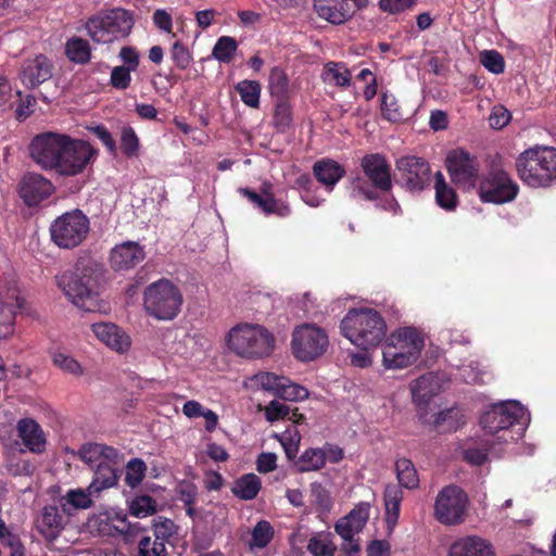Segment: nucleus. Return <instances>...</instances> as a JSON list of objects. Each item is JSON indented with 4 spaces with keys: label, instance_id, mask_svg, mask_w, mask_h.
<instances>
[{
    "label": "nucleus",
    "instance_id": "1",
    "mask_svg": "<svg viewBox=\"0 0 556 556\" xmlns=\"http://www.w3.org/2000/svg\"><path fill=\"white\" fill-rule=\"evenodd\" d=\"M29 153L40 167L65 177L83 174L98 157V151L88 141L54 131L37 135Z\"/></svg>",
    "mask_w": 556,
    "mask_h": 556
},
{
    "label": "nucleus",
    "instance_id": "2",
    "mask_svg": "<svg viewBox=\"0 0 556 556\" xmlns=\"http://www.w3.org/2000/svg\"><path fill=\"white\" fill-rule=\"evenodd\" d=\"M103 269L97 263L77 266L58 277V287L77 308L90 313H108V304L100 298Z\"/></svg>",
    "mask_w": 556,
    "mask_h": 556
},
{
    "label": "nucleus",
    "instance_id": "3",
    "mask_svg": "<svg viewBox=\"0 0 556 556\" xmlns=\"http://www.w3.org/2000/svg\"><path fill=\"white\" fill-rule=\"evenodd\" d=\"M341 333L354 345L369 350L386 337L387 324L381 315L369 307L352 308L342 318Z\"/></svg>",
    "mask_w": 556,
    "mask_h": 556
},
{
    "label": "nucleus",
    "instance_id": "4",
    "mask_svg": "<svg viewBox=\"0 0 556 556\" xmlns=\"http://www.w3.org/2000/svg\"><path fill=\"white\" fill-rule=\"evenodd\" d=\"M225 342L230 352L247 359L266 357L275 346V339L265 327L250 323H241L230 328L225 336Z\"/></svg>",
    "mask_w": 556,
    "mask_h": 556
},
{
    "label": "nucleus",
    "instance_id": "5",
    "mask_svg": "<svg viewBox=\"0 0 556 556\" xmlns=\"http://www.w3.org/2000/svg\"><path fill=\"white\" fill-rule=\"evenodd\" d=\"M520 179L532 188H545L556 181V148L535 146L516 160Z\"/></svg>",
    "mask_w": 556,
    "mask_h": 556
},
{
    "label": "nucleus",
    "instance_id": "6",
    "mask_svg": "<svg viewBox=\"0 0 556 556\" xmlns=\"http://www.w3.org/2000/svg\"><path fill=\"white\" fill-rule=\"evenodd\" d=\"M425 346L421 333L412 327L394 330L382 346V365L388 370L404 369L419 358Z\"/></svg>",
    "mask_w": 556,
    "mask_h": 556
},
{
    "label": "nucleus",
    "instance_id": "7",
    "mask_svg": "<svg viewBox=\"0 0 556 556\" xmlns=\"http://www.w3.org/2000/svg\"><path fill=\"white\" fill-rule=\"evenodd\" d=\"M184 296L170 280L162 278L150 283L143 292L144 312L161 321L175 319L181 311Z\"/></svg>",
    "mask_w": 556,
    "mask_h": 556
},
{
    "label": "nucleus",
    "instance_id": "8",
    "mask_svg": "<svg viewBox=\"0 0 556 556\" xmlns=\"http://www.w3.org/2000/svg\"><path fill=\"white\" fill-rule=\"evenodd\" d=\"M529 421V415L523 406L517 401H503L493 404L481 416L480 424L482 428L490 432L496 433L503 431L498 440L508 442V440H518L523 435L525 427L518 429L517 437H514L508 429L515 424L525 426Z\"/></svg>",
    "mask_w": 556,
    "mask_h": 556
},
{
    "label": "nucleus",
    "instance_id": "9",
    "mask_svg": "<svg viewBox=\"0 0 556 556\" xmlns=\"http://www.w3.org/2000/svg\"><path fill=\"white\" fill-rule=\"evenodd\" d=\"M469 497L459 486L450 484L441 489L433 503L434 519L446 527L463 525L468 517Z\"/></svg>",
    "mask_w": 556,
    "mask_h": 556
},
{
    "label": "nucleus",
    "instance_id": "10",
    "mask_svg": "<svg viewBox=\"0 0 556 556\" xmlns=\"http://www.w3.org/2000/svg\"><path fill=\"white\" fill-rule=\"evenodd\" d=\"M89 230V219L79 210L62 214L50 225L51 240L61 249H74L80 245Z\"/></svg>",
    "mask_w": 556,
    "mask_h": 556
},
{
    "label": "nucleus",
    "instance_id": "11",
    "mask_svg": "<svg viewBox=\"0 0 556 556\" xmlns=\"http://www.w3.org/2000/svg\"><path fill=\"white\" fill-rule=\"evenodd\" d=\"M132 27V20L125 10H113L89 20L87 31L93 41L109 43L126 37Z\"/></svg>",
    "mask_w": 556,
    "mask_h": 556
},
{
    "label": "nucleus",
    "instance_id": "12",
    "mask_svg": "<svg viewBox=\"0 0 556 556\" xmlns=\"http://www.w3.org/2000/svg\"><path fill=\"white\" fill-rule=\"evenodd\" d=\"M328 345V334L314 324L300 325L292 332V352L301 362H312L320 357Z\"/></svg>",
    "mask_w": 556,
    "mask_h": 556
},
{
    "label": "nucleus",
    "instance_id": "13",
    "mask_svg": "<svg viewBox=\"0 0 556 556\" xmlns=\"http://www.w3.org/2000/svg\"><path fill=\"white\" fill-rule=\"evenodd\" d=\"M88 531L101 536H124L130 541L131 533L139 530V523L131 525L127 515L118 508H109L91 515L86 522Z\"/></svg>",
    "mask_w": 556,
    "mask_h": 556
},
{
    "label": "nucleus",
    "instance_id": "14",
    "mask_svg": "<svg viewBox=\"0 0 556 556\" xmlns=\"http://www.w3.org/2000/svg\"><path fill=\"white\" fill-rule=\"evenodd\" d=\"M247 386L253 390L269 392L287 401H302L308 396L306 388L274 372H257L248 378Z\"/></svg>",
    "mask_w": 556,
    "mask_h": 556
},
{
    "label": "nucleus",
    "instance_id": "15",
    "mask_svg": "<svg viewBox=\"0 0 556 556\" xmlns=\"http://www.w3.org/2000/svg\"><path fill=\"white\" fill-rule=\"evenodd\" d=\"M517 184L504 170L491 173L480 185L483 202L503 204L513 201L518 193Z\"/></svg>",
    "mask_w": 556,
    "mask_h": 556
},
{
    "label": "nucleus",
    "instance_id": "16",
    "mask_svg": "<svg viewBox=\"0 0 556 556\" xmlns=\"http://www.w3.org/2000/svg\"><path fill=\"white\" fill-rule=\"evenodd\" d=\"M446 166L452 180L463 188H473L478 181L479 163L464 150L451 151L446 156Z\"/></svg>",
    "mask_w": 556,
    "mask_h": 556
},
{
    "label": "nucleus",
    "instance_id": "17",
    "mask_svg": "<svg viewBox=\"0 0 556 556\" xmlns=\"http://www.w3.org/2000/svg\"><path fill=\"white\" fill-rule=\"evenodd\" d=\"M396 169L405 187L410 191L422 190L429 181L430 168L421 157L402 156L396 162Z\"/></svg>",
    "mask_w": 556,
    "mask_h": 556
},
{
    "label": "nucleus",
    "instance_id": "18",
    "mask_svg": "<svg viewBox=\"0 0 556 556\" xmlns=\"http://www.w3.org/2000/svg\"><path fill=\"white\" fill-rule=\"evenodd\" d=\"M367 3V0H314V8L319 17L332 24H342Z\"/></svg>",
    "mask_w": 556,
    "mask_h": 556
},
{
    "label": "nucleus",
    "instance_id": "19",
    "mask_svg": "<svg viewBox=\"0 0 556 556\" xmlns=\"http://www.w3.org/2000/svg\"><path fill=\"white\" fill-rule=\"evenodd\" d=\"M94 337L111 351L127 354L131 348V338L119 326L109 323H94L91 325Z\"/></svg>",
    "mask_w": 556,
    "mask_h": 556
},
{
    "label": "nucleus",
    "instance_id": "20",
    "mask_svg": "<svg viewBox=\"0 0 556 556\" xmlns=\"http://www.w3.org/2000/svg\"><path fill=\"white\" fill-rule=\"evenodd\" d=\"M446 556H497L494 544L479 534H466L451 543Z\"/></svg>",
    "mask_w": 556,
    "mask_h": 556
},
{
    "label": "nucleus",
    "instance_id": "21",
    "mask_svg": "<svg viewBox=\"0 0 556 556\" xmlns=\"http://www.w3.org/2000/svg\"><path fill=\"white\" fill-rule=\"evenodd\" d=\"M370 504L359 502L344 517L340 518L334 525V531L341 539H351L359 533L369 519Z\"/></svg>",
    "mask_w": 556,
    "mask_h": 556
},
{
    "label": "nucleus",
    "instance_id": "22",
    "mask_svg": "<svg viewBox=\"0 0 556 556\" xmlns=\"http://www.w3.org/2000/svg\"><path fill=\"white\" fill-rule=\"evenodd\" d=\"M444 379L442 375L428 372L410 383L413 402L418 407L428 405L430 400L442 392Z\"/></svg>",
    "mask_w": 556,
    "mask_h": 556
},
{
    "label": "nucleus",
    "instance_id": "23",
    "mask_svg": "<svg viewBox=\"0 0 556 556\" xmlns=\"http://www.w3.org/2000/svg\"><path fill=\"white\" fill-rule=\"evenodd\" d=\"M146 257L143 248L135 241H126L115 245L110 254V263L115 270L134 268Z\"/></svg>",
    "mask_w": 556,
    "mask_h": 556
},
{
    "label": "nucleus",
    "instance_id": "24",
    "mask_svg": "<svg viewBox=\"0 0 556 556\" xmlns=\"http://www.w3.org/2000/svg\"><path fill=\"white\" fill-rule=\"evenodd\" d=\"M53 191L50 180L39 174H28L23 177L20 185V194L29 206L37 205L49 198Z\"/></svg>",
    "mask_w": 556,
    "mask_h": 556
},
{
    "label": "nucleus",
    "instance_id": "25",
    "mask_svg": "<svg viewBox=\"0 0 556 556\" xmlns=\"http://www.w3.org/2000/svg\"><path fill=\"white\" fill-rule=\"evenodd\" d=\"M362 167L371 182L381 190H389L392 186L390 167L380 154H369L363 157Z\"/></svg>",
    "mask_w": 556,
    "mask_h": 556
},
{
    "label": "nucleus",
    "instance_id": "26",
    "mask_svg": "<svg viewBox=\"0 0 556 556\" xmlns=\"http://www.w3.org/2000/svg\"><path fill=\"white\" fill-rule=\"evenodd\" d=\"M240 192L253 202L264 214L287 216L290 213V208L286 204L275 199L274 194L270 192L269 184H263L261 193H256L249 189H240Z\"/></svg>",
    "mask_w": 556,
    "mask_h": 556
},
{
    "label": "nucleus",
    "instance_id": "27",
    "mask_svg": "<svg viewBox=\"0 0 556 556\" xmlns=\"http://www.w3.org/2000/svg\"><path fill=\"white\" fill-rule=\"evenodd\" d=\"M18 437L23 444L33 453H42L47 439L40 425L31 418L18 420L16 426Z\"/></svg>",
    "mask_w": 556,
    "mask_h": 556
},
{
    "label": "nucleus",
    "instance_id": "28",
    "mask_svg": "<svg viewBox=\"0 0 556 556\" xmlns=\"http://www.w3.org/2000/svg\"><path fill=\"white\" fill-rule=\"evenodd\" d=\"M22 83L34 88L51 77V64L43 55L28 60L21 71Z\"/></svg>",
    "mask_w": 556,
    "mask_h": 556
},
{
    "label": "nucleus",
    "instance_id": "29",
    "mask_svg": "<svg viewBox=\"0 0 556 556\" xmlns=\"http://www.w3.org/2000/svg\"><path fill=\"white\" fill-rule=\"evenodd\" d=\"M0 306L2 307L0 315L3 314L5 319L3 323H0V340H4L13 334V316L23 306V299L20 298L18 290L16 288H9L4 300L0 302Z\"/></svg>",
    "mask_w": 556,
    "mask_h": 556
},
{
    "label": "nucleus",
    "instance_id": "30",
    "mask_svg": "<svg viewBox=\"0 0 556 556\" xmlns=\"http://www.w3.org/2000/svg\"><path fill=\"white\" fill-rule=\"evenodd\" d=\"M36 528L47 540H54L63 528V517L55 506H45L36 518Z\"/></svg>",
    "mask_w": 556,
    "mask_h": 556
},
{
    "label": "nucleus",
    "instance_id": "31",
    "mask_svg": "<svg viewBox=\"0 0 556 556\" xmlns=\"http://www.w3.org/2000/svg\"><path fill=\"white\" fill-rule=\"evenodd\" d=\"M79 457L91 468H96L105 462H116L118 452L114 447L104 444L87 443L79 450Z\"/></svg>",
    "mask_w": 556,
    "mask_h": 556
},
{
    "label": "nucleus",
    "instance_id": "32",
    "mask_svg": "<svg viewBox=\"0 0 556 556\" xmlns=\"http://www.w3.org/2000/svg\"><path fill=\"white\" fill-rule=\"evenodd\" d=\"M98 493L91 490V485L87 489H71L60 500L62 509L67 515H72L79 509H88L92 506V496Z\"/></svg>",
    "mask_w": 556,
    "mask_h": 556
},
{
    "label": "nucleus",
    "instance_id": "33",
    "mask_svg": "<svg viewBox=\"0 0 556 556\" xmlns=\"http://www.w3.org/2000/svg\"><path fill=\"white\" fill-rule=\"evenodd\" d=\"M313 169L316 178L326 187L328 192L345 174V169L338 162L329 159L316 162Z\"/></svg>",
    "mask_w": 556,
    "mask_h": 556
},
{
    "label": "nucleus",
    "instance_id": "34",
    "mask_svg": "<svg viewBox=\"0 0 556 556\" xmlns=\"http://www.w3.org/2000/svg\"><path fill=\"white\" fill-rule=\"evenodd\" d=\"M386 521L388 528L393 530L397 525L403 492L397 485H388L384 490Z\"/></svg>",
    "mask_w": 556,
    "mask_h": 556
},
{
    "label": "nucleus",
    "instance_id": "35",
    "mask_svg": "<svg viewBox=\"0 0 556 556\" xmlns=\"http://www.w3.org/2000/svg\"><path fill=\"white\" fill-rule=\"evenodd\" d=\"M182 414L189 418L194 419L199 417H203L205 420V429L208 432H213L218 424V416L215 412L210 408L204 407L200 402L195 400L187 401L182 405Z\"/></svg>",
    "mask_w": 556,
    "mask_h": 556
},
{
    "label": "nucleus",
    "instance_id": "36",
    "mask_svg": "<svg viewBox=\"0 0 556 556\" xmlns=\"http://www.w3.org/2000/svg\"><path fill=\"white\" fill-rule=\"evenodd\" d=\"M265 417L268 421L274 422L280 419L291 420L293 424H301L304 416L296 409H292L288 404L279 401H271L264 407Z\"/></svg>",
    "mask_w": 556,
    "mask_h": 556
},
{
    "label": "nucleus",
    "instance_id": "37",
    "mask_svg": "<svg viewBox=\"0 0 556 556\" xmlns=\"http://www.w3.org/2000/svg\"><path fill=\"white\" fill-rule=\"evenodd\" d=\"M307 549L313 556H334L337 545L330 532H317L309 540Z\"/></svg>",
    "mask_w": 556,
    "mask_h": 556
},
{
    "label": "nucleus",
    "instance_id": "38",
    "mask_svg": "<svg viewBox=\"0 0 556 556\" xmlns=\"http://www.w3.org/2000/svg\"><path fill=\"white\" fill-rule=\"evenodd\" d=\"M115 463L105 462L94 468V478L90 483L91 490L99 494L102 490L111 488L117 482L116 470L113 467Z\"/></svg>",
    "mask_w": 556,
    "mask_h": 556
},
{
    "label": "nucleus",
    "instance_id": "39",
    "mask_svg": "<svg viewBox=\"0 0 556 556\" xmlns=\"http://www.w3.org/2000/svg\"><path fill=\"white\" fill-rule=\"evenodd\" d=\"M261 479L254 473H248L239 478L233 488V494L241 500H253L260 492Z\"/></svg>",
    "mask_w": 556,
    "mask_h": 556
},
{
    "label": "nucleus",
    "instance_id": "40",
    "mask_svg": "<svg viewBox=\"0 0 556 556\" xmlns=\"http://www.w3.org/2000/svg\"><path fill=\"white\" fill-rule=\"evenodd\" d=\"M325 83L339 87H346L351 81V73L342 63L328 62L323 71Z\"/></svg>",
    "mask_w": 556,
    "mask_h": 556
},
{
    "label": "nucleus",
    "instance_id": "41",
    "mask_svg": "<svg viewBox=\"0 0 556 556\" xmlns=\"http://www.w3.org/2000/svg\"><path fill=\"white\" fill-rule=\"evenodd\" d=\"M50 356L52 364L64 374L72 375L74 377H80L84 375L83 366L72 355L61 350H53L50 352Z\"/></svg>",
    "mask_w": 556,
    "mask_h": 556
},
{
    "label": "nucleus",
    "instance_id": "42",
    "mask_svg": "<svg viewBox=\"0 0 556 556\" xmlns=\"http://www.w3.org/2000/svg\"><path fill=\"white\" fill-rule=\"evenodd\" d=\"M236 90L245 105L252 109L260 106L261 85L258 81L249 79L241 80L236 85Z\"/></svg>",
    "mask_w": 556,
    "mask_h": 556
},
{
    "label": "nucleus",
    "instance_id": "43",
    "mask_svg": "<svg viewBox=\"0 0 556 556\" xmlns=\"http://www.w3.org/2000/svg\"><path fill=\"white\" fill-rule=\"evenodd\" d=\"M434 188L438 204L445 210H453L456 206V194L440 172L435 174Z\"/></svg>",
    "mask_w": 556,
    "mask_h": 556
},
{
    "label": "nucleus",
    "instance_id": "44",
    "mask_svg": "<svg viewBox=\"0 0 556 556\" xmlns=\"http://www.w3.org/2000/svg\"><path fill=\"white\" fill-rule=\"evenodd\" d=\"M399 482L406 489H415L419 484L417 471L409 459L402 458L395 463Z\"/></svg>",
    "mask_w": 556,
    "mask_h": 556
},
{
    "label": "nucleus",
    "instance_id": "45",
    "mask_svg": "<svg viewBox=\"0 0 556 556\" xmlns=\"http://www.w3.org/2000/svg\"><path fill=\"white\" fill-rule=\"evenodd\" d=\"M326 462V455L323 450H306L299 458L296 466L302 472L314 471L320 469Z\"/></svg>",
    "mask_w": 556,
    "mask_h": 556
},
{
    "label": "nucleus",
    "instance_id": "46",
    "mask_svg": "<svg viewBox=\"0 0 556 556\" xmlns=\"http://www.w3.org/2000/svg\"><path fill=\"white\" fill-rule=\"evenodd\" d=\"M156 501L149 495L135 496L129 503V511L137 518H146L156 513Z\"/></svg>",
    "mask_w": 556,
    "mask_h": 556
},
{
    "label": "nucleus",
    "instance_id": "47",
    "mask_svg": "<svg viewBox=\"0 0 556 556\" xmlns=\"http://www.w3.org/2000/svg\"><path fill=\"white\" fill-rule=\"evenodd\" d=\"M152 528L154 538L162 541L164 545L169 543L170 540L177 535V526L173 520L163 516H159L153 519Z\"/></svg>",
    "mask_w": 556,
    "mask_h": 556
},
{
    "label": "nucleus",
    "instance_id": "48",
    "mask_svg": "<svg viewBox=\"0 0 556 556\" xmlns=\"http://www.w3.org/2000/svg\"><path fill=\"white\" fill-rule=\"evenodd\" d=\"M66 55L76 63H86L90 59L88 41L81 38H72L66 43Z\"/></svg>",
    "mask_w": 556,
    "mask_h": 556
},
{
    "label": "nucleus",
    "instance_id": "49",
    "mask_svg": "<svg viewBox=\"0 0 556 556\" xmlns=\"http://www.w3.org/2000/svg\"><path fill=\"white\" fill-rule=\"evenodd\" d=\"M311 498L312 504L320 513H328L332 508L333 501L330 492L318 482L311 484Z\"/></svg>",
    "mask_w": 556,
    "mask_h": 556
},
{
    "label": "nucleus",
    "instance_id": "50",
    "mask_svg": "<svg viewBox=\"0 0 556 556\" xmlns=\"http://www.w3.org/2000/svg\"><path fill=\"white\" fill-rule=\"evenodd\" d=\"M274 530L269 522L262 520L252 530L250 547L264 548L273 539Z\"/></svg>",
    "mask_w": 556,
    "mask_h": 556
},
{
    "label": "nucleus",
    "instance_id": "51",
    "mask_svg": "<svg viewBox=\"0 0 556 556\" xmlns=\"http://www.w3.org/2000/svg\"><path fill=\"white\" fill-rule=\"evenodd\" d=\"M295 425L289 427L278 437L289 459L295 457L301 441V434Z\"/></svg>",
    "mask_w": 556,
    "mask_h": 556
},
{
    "label": "nucleus",
    "instance_id": "52",
    "mask_svg": "<svg viewBox=\"0 0 556 556\" xmlns=\"http://www.w3.org/2000/svg\"><path fill=\"white\" fill-rule=\"evenodd\" d=\"M237 50V42L232 37H220L213 48V56L219 62L228 63L231 61Z\"/></svg>",
    "mask_w": 556,
    "mask_h": 556
},
{
    "label": "nucleus",
    "instance_id": "53",
    "mask_svg": "<svg viewBox=\"0 0 556 556\" xmlns=\"http://www.w3.org/2000/svg\"><path fill=\"white\" fill-rule=\"evenodd\" d=\"M147 466L141 459L135 458L126 466L125 482L130 488H136L142 481Z\"/></svg>",
    "mask_w": 556,
    "mask_h": 556
},
{
    "label": "nucleus",
    "instance_id": "54",
    "mask_svg": "<svg viewBox=\"0 0 556 556\" xmlns=\"http://www.w3.org/2000/svg\"><path fill=\"white\" fill-rule=\"evenodd\" d=\"M139 556H166V547L162 541L151 536H142L138 542Z\"/></svg>",
    "mask_w": 556,
    "mask_h": 556
},
{
    "label": "nucleus",
    "instance_id": "55",
    "mask_svg": "<svg viewBox=\"0 0 556 556\" xmlns=\"http://www.w3.org/2000/svg\"><path fill=\"white\" fill-rule=\"evenodd\" d=\"M481 64L493 74H502L505 62L502 54L495 50H484L480 53Z\"/></svg>",
    "mask_w": 556,
    "mask_h": 556
},
{
    "label": "nucleus",
    "instance_id": "56",
    "mask_svg": "<svg viewBox=\"0 0 556 556\" xmlns=\"http://www.w3.org/2000/svg\"><path fill=\"white\" fill-rule=\"evenodd\" d=\"M460 378L467 383H482L485 381L484 377L488 375L479 368L478 363H469L462 365L458 369Z\"/></svg>",
    "mask_w": 556,
    "mask_h": 556
},
{
    "label": "nucleus",
    "instance_id": "57",
    "mask_svg": "<svg viewBox=\"0 0 556 556\" xmlns=\"http://www.w3.org/2000/svg\"><path fill=\"white\" fill-rule=\"evenodd\" d=\"M170 56L175 65L180 70L187 68L192 61L191 52L180 41L174 42L170 50Z\"/></svg>",
    "mask_w": 556,
    "mask_h": 556
},
{
    "label": "nucleus",
    "instance_id": "58",
    "mask_svg": "<svg viewBox=\"0 0 556 556\" xmlns=\"http://www.w3.org/2000/svg\"><path fill=\"white\" fill-rule=\"evenodd\" d=\"M382 115L391 122H397L402 118L397 100L394 96L384 93L381 102Z\"/></svg>",
    "mask_w": 556,
    "mask_h": 556
},
{
    "label": "nucleus",
    "instance_id": "59",
    "mask_svg": "<svg viewBox=\"0 0 556 556\" xmlns=\"http://www.w3.org/2000/svg\"><path fill=\"white\" fill-rule=\"evenodd\" d=\"M131 70L124 66H115L111 72L110 81L116 89H127L131 81Z\"/></svg>",
    "mask_w": 556,
    "mask_h": 556
},
{
    "label": "nucleus",
    "instance_id": "60",
    "mask_svg": "<svg viewBox=\"0 0 556 556\" xmlns=\"http://www.w3.org/2000/svg\"><path fill=\"white\" fill-rule=\"evenodd\" d=\"M121 146L126 155L131 156L136 154L139 148V139L132 128L125 127L122 130Z\"/></svg>",
    "mask_w": 556,
    "mask_h": 556
},
{
    "label": "nucleus",
    "instance_id": "61",
    "mask_svg": "<svg viewBox=\"0 0 556 556\" xmlns=\"http://www.w3.org/2000/svg\"><path fill=\"white\" fill-rule=\"evenodd\" d=\"M510 118V112L506 108L496 105L492 109L489 123L492 128L502 129L509 123Z\"/></svg>",
    "mask_w": 556,
    "mask_h": 556
},
{
    "label": "nucleus",
    "instance_id": "62",
    "mask_svg": "<svg viewBox=\"0 0 556 556\" xmlns=\"http://www.w3.org/2000/svg\"><path fill=\"white\" fill-rule=\"evenodd\" d=\"M287 86L288 78L285 72L278 67L273 68L269 74V88L271 91L277 94L285 93Z\"/></svg>",
    "mask_w": 556,
    "mask_h": 556
},
{
    "label": "nucleus",
    "instance_id": "63",
    "mask_svg": "<svg viewBox=\"0 0 556 556\" xmlns=\"http://www.w3.org/2000/svg\"><path fill=\"white\" fill-rule=\"evenodd\" d=\"M291 111L290 108L285 103H279L276 106L275 115H274V122L275 125L281 129L285 130L291 123Z\"/></svg>",
    "mask_w": 556,
    "mask_h": 556
},
{
    "label": "nucleus",
    "instance_id": "64",
    "mask_svg": "<svg viewBox=\"0 0 556 556\" xmlns=\"http://www.w3.org/2000/svg\"><path fill=\"white\" fill-rule=\"evenodd\" d=\"M391 545L386 540H374L367 548V556H390Z\"/></svg>",
    "mask_w": 556,
    "mask_h": 556
}]
</instances>
